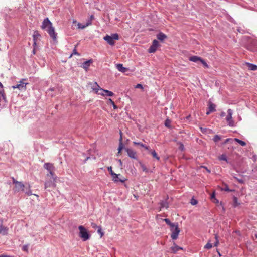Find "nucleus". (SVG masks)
<instances>
[{"label": "nucleus", "instance_id": "33", "mask_svg": "<svg viewBox=\"0 0 257 257\" xmlns=\"http://www.w3.org/2000/svg\"><path fill=\"white\" fill-rule=\"evenodd\" d=\"M167 224H168V225H169L170 227H173L174 225L175 224V223H171L170 221V220L169 219H167V218H165L163 220Z\"/></svg>", "mask_w": 257, "mask_h": 257}, {"label": "nucleus", "instance_id": "23", "mask_svg": "<svg viewBox=\"0 0 257 257\" xmlns=\"http://www.w3.org/2000/svg\"><path fill=\"white\" fill-rule=\"evenodd\" d=\"M100 91L103 92H105V96H113L114 95V93L108 90H105L102 88L100 89Z\"/></svg>", "mask_w": 257, "mask_h": 257}, {"label": "nucleus", "instance_id": "46", "mask_svg": "<svg viewBox=\"0 0 257 257\" xmlns=\"http://www.w3.org/2000/svg\"><path fill=\"white\" fill-rule=\"evenodd\" d=\"M22 249H23V251H25L26 252H28V246L27 245H24Z\"/></svg>", "mask_w": 257, "mask_h": 257}, {"label": "nucleus", "instance_id": "18", "mask_svg": "<svg viewBox=\"0 0 257 257\" xmlns=\"http://www.w3.org/2000/svg\"><path fill=\"white\" fill-rule=\"evenodd\" d=\"M120 137L119 139V147L118 149V154L121 153V151L122 150V149L123 148V145L122 143V132L121 131H120Z\"/></svg>", "mask_w": 257, "mask_h": 257}, {"label": "nucleus", "instance_id": "9", "mask_svg": "<svg viewBox=\"0 0 257 257\" xmlns=\"http://www.w3.org/2000/svg\"><path fill=\"white\" fill-rule=\"evenodd\" d=\"M112 180L114 182H118L119 181L123 183L124 182L126 179L124 178V177H121L120 178L119 176H121V175L117 174L116 173H112Z\"/></svg>", "mask_w": 257, "mask_h": 257}, {"label": "nucleus", "instance_id": "36", "mask_svg": "<svg viewBox=\"0 0 257 257\" xmlns=\"http://www.w3.org/2000/svg\"><path fill=\"white\" fill-rule=\"evenodd\" d=\"M177 144L179 145V149L180 150H181V151H184V145L181 142H178Z\"/></svg>", "mask_w": 257, "mask_h": 257}, {"label": "nucleus", "instance_id": "44", "mask_svg": "<svg viewBox=\"0 0 257 257\" xmlns=\"http://www.w3.org/2000/svg\"><path fill=\"white\" fill-rule=\"evenodd\" d=\"M215 238L216 241L214 243V246H217L218 245V244H219V241H218L217 235H215Z\"/></svg>", "mask_w": 257, "mask_h": 257}, {"label": "nucleus", "instance_id": "15", "mask_svg": "<svg viewBox=\"0 0 257 257\" xmlns=\"http://www.w3.org/2000/svg\"><path fill=\"white\" fill-rule=\"evenodd\" d=\"M215 105L211 102H209L208 104V110L206 112V114L208 115L211 112H214L215 111Z\"/></svg>", "mask_w": 257, "mask_h": 257}, {"label": "nucleus", "instance_id": "29", "mask_svg": "<svg viewBox=\"0 0 257 257\" xmlns=\"http://www.w3.org/2000/svg\"><path fill=\"white\" fill-rule=\"evenodd\" d=\"M24 192L28 196H31V195H33V194L32 193V191L30 189V185L28 186V188L26 189V190L24 189Z\"/></svg>", "mask_w": 257, "mask_h": 257}, {"label": "nucleus", "instance_id": "59", "mask_svg": "<svg viewBox=\"0 0 257 257\" xmlns=\"http://www.w3.org/2000/svg\"><path fill=\"white\" fill-rule=\"evenodd\" d=\"M230 140H231V139H227L225 141V142H224V144H225V143H227V142H229Z\"/></svg>", "mask_w": 257, "mask_h": 257}, {"label": "nucleus", "instance_id": "21", "mask_svg": "<svg viewBox=\"0 0 257 257\" xmlns=\"http://www.w3.org/2000/svg\"><path fill=\"white\" fill-rule=\"evenodd\" d=\"M91 24V22H87L85 25H82V24H81L80 23H77V26L78 28L83 29L85 28L87 26L90 25Z\"/></svg>", "mask_w": 257, "mask_h": 257}, {"label": "nucleus", "instance_id": "43", "mask_svg": "<svg viewBox=\"0 0 257 257\" xmlns=\"http://www.w3.org/2000/svg\"><path fill=\"white\" fill-rule=\"evenodd\" d=\"M49 175H50L52 177V179H53L54 177H56V176L55 175L53 170L50 171V172H49V173L47 174V176H49Z\"/></svg>", "mask_w": 257, "mask_h": 257}, {"label": "nucleus", "instance_id": "51", "mask_svg": "<svg viewBox=\"0 0 257 257\" xmlns=\"http://www.w3.org/2000/svg\"><path fill=\"white\" fill-rule=\"evenodd\" d=\"M136 88H141V89H142L143 88V86H142V85L141 84H138L136 86Z\"/></svg>", "mask_w": 257, "mask_h": 257}, {"label": "nucleus", "instance_id": "54", "mask_svg": "<svg viewBox=\"0 0 257 257\" xmlns=\"http://www.w3.org/2000/svg\"><path fill=\"white\" fill-rule=\"evenodd\" d=\"M141 167L144 171H147V169L144 165H141Z\"/></svg>", "mask_w": 257, "mask_h": 257}, {"label": "nucleus", "instance_id": "35", "mask_svg": "<svg viewBox=\"0 0 257 257\" xmlns=\"http://www.w3.org/2000/svg\"><path fill=\"white\" fill-rule=\"evenodd\" d=\"M108 101L110 103H111L113 105V107L114 109H115L117 108V106L115 104L114 102L111 98H109Z\"/></svg>", "mask_w": 257, "mask_h": 257}, {"label": "nucleus", "instance_id": "32", "mask_svg": "<svg viewBox=\"0 0 257 257\" xmlns=\"http://www.w3.org/2000/svg\"><path fill=\"white\" fill-rule=\"evenodd\" d=\"M150 152L154 158H156L157 160H159L160 158L155 150H150Z\"/></svg>", "mask_w": 257, "mask_h": 257}, {"label": "nucleus", "instance_id": "40", "mask_svg": "<svg viewBox=\"0 0 257 257\" xmlns=\"http://www.w3.org/2000/svg\"><path fill=\"white\" fill-rule=\"evenodd\" d=\"M212 244L209 242H208L204 246V248L207 249H210L212 248Z\"/></svg>", "mask_w": 257, "mask_h": 257}, {"label": "nucleus", "instance_id": "10", "mask_svg": "<svg viewBox=\"0 0 257 257\" xmlns=\"http://www.w3.org/2000/svg\"><path fill=\"white\" fill-rule=\"evenodd\" d=\"M56 177H54L53 180L46 181L45 183V189H47L49 187H55L56 184L55 183Z\"/></svg>", "mask_w": 257, "mask_h": 257}, {"label": "nucleus", "instance_id": "20", "mask_svg": "<svg viewBox=\"0 0 257 257\" xmlns=\"http://www.w3.org/2000/svg\"><path fill=\"white\" fill-rule=\"evenodd\" d=\"M246 65L249 70L254 71L257 69V66L254 64L246 63Z\"/></svg>", "mask_w": 257, "mask_h": 257}, {"label": "nucleus", "instance_id": "31", "mask_svg": "<svg viewBox=\"0 0 257 257\" xmlns=\"http://www.w3.org/2000/svg\"><path fill=\"white\" fill-rule=\"evenodd\" d=\"M236 142L242 146H245L246 145V143L242 140H240L237 138H235L234 140Z\"/></svg>", "mask_w": 257, "mask_h": 257}, {"label": "nucleus", "instance_id": "2", "mask_svg": "<svg viewBox=\"0 0 257 257\" xmlns=\"http://www.w3.org/2000/svg\"><path fill=\"white\" fill-rule=\"evenodd\" d=\"M103 39L110 45L113 46L115 44V41L119 40V37L117 33H114L112 34L110 36L106 35L105 37H104Z\"/></svg>", "mask_w": 257, "mask_h": 257}, {"label": "nucleus", "instance_id": "12", "mask_svg": "<svg viewBox=\"0 0 257 257\" xmlns=\"http://www.w3.org/2000/svg\"><path fill=\"white\" fill-rule=\"evenodd\" d=\"M125 151L127 152V155L132 159H137L136 152L131 149L125 148Z\"/></svg>", "mask_w": 257, "mask_h": 257}, {"label": "nucleus", "instance_id": "62", "mask_svg": "<svg viewBox=\"0 0 257 257\" xmlns=\"http://www.w3.org/2000/svg\"><path fill=\"white\" fill-rule=\"evenodd\" d=\"M33 54H35L36 51H35V49H33Z\"/></svg>", "mask_w": 257, "mask_h": 257}, {"label": "nucleus", "instance_id": "11", "mask_svg": "<svg viewBox=\"0 0 257 257\" xmlns=\"http://www.w3.org/2000/svg\"><path fill=\"white\" fill-rule=\"evenodd\" d=\"M158 46H159L158 41L156 40H154L152 42V45L150 47V48L148 50V52L149 53H154L156 51Z\"/></svg>", "mask_w": 257, "mask_h": 257}, {"label": "nucleus", "instance_id": "3", "mask_svg": "<svg viewBox=\"0 0 257 257\" xmlns=\"http://www.w3.org/2000/svg\"><path fill=\"white\" fill-rule=\"evenodd\" d=\"M13 183L15 184L14 191L15 192H19L20 191H24L25 185L22 182L17 181L15 178H13Z\"/></svg>", "mask_w": 257, "mask_h": 257}, {"label": "nucleus", "instance_id": "8", "mask_svg": "<svg viewBox=\"0 0 257 257\" xmlns=\"http://www.w3.org/2000/svg\"><path fill=\"white\" fill-rule=\"evenodd\" d=\"M88 86L95 93H98V91H100V89H102L96 82L89 83Z\"/></svg>", "mask_w": 257, "mask_h": 257}, {"label": "nucleus", "instance_id": "49", "mask_svg": "<svg viewBox=\"0 0 257 257\" xmlns=\"http://www.w3.org/2000/svg\"><path fill=\"white\" fill-rule=\"evenodd\" d=\"M233 202H234V204H235L234 206H236L237 205V199L236 197H234V198H233Z\"/></svg>", "mask_w": 257, "mask_h": 257}, {"label": "nucleus", "instance_id": "27", "mask_svg": "<svg viewBox=\"0 0 257 257\" xmlns=\"http://www.w3.org/2000/svg\"><path fill=\"white\" fill-rule=\"evenodd\" d=\"M133 144L135 145H139L141 147L144 148L146 150H149V147L148 146H147L144 145L143 144H142L141 143L133 142Z\"/></svg>", "mask_w": 257, "mask_h": 257}, {"label": "nucleus", "instance_id": "24", "mask_svg": "<svg viewBox=\"0 0 257 257\" xmlns=\"http://www.w3.org/2000/svg\"><path fill=\"white\" fill-rule=\"evenodd\" d=\"M160 210H161V209H162L163 208H168V204L167 202L166 201H162V202H161L160 203Z\"/></svg>", "mask_w": 257, "mask_h": 257}, {"label": "nucleus", "instance_id": "48", "mask_svg": "<svg viewBox=\"0 0 257 257\" xmlns=\"http://www.w3.org/2000/svg\"><path fill=\"white\" fill-rule=\"evenodd\" d=\"M96 93L97 94H99V95H101L103 96H105V92H103L101 91H98V93Z\"/></svg>", "mask_w": 257, "mask_h": 257}, {"label": "nucleus", "instance_id": "13", "mask_svg": "<svg viewBox=\"0 0 257 257\" xmlns=\"http://www.w3.org/2000/svg\"><path fill=\"white\" fill-rule=\"evenodd\" d=\"M92 62L93 60L92 59L86 61L82 63L81 67L87 71L90 64L92 63Z\"/></svg>", "mask_w": 257, "mask_h": 257}, {"label": "nucleus", "instance_id": "38", "mask_svg": "<svg viewBox=\"0 0 257 257\" xmlns=\"http://www.w3.org/2000/svg\"><path fill=\"white\" fill-rule=\"evenodd\" d=\"M221 138L218 135H215L213 140L215 142H218L220 140Z\"/></svg>", "mask_w": 257, "mask_h": 257}, {"label": "nucleus", "instance_id": "5", "mask_svg": "<svg viewBox=\"0 0 257 257\" xmlns=\"http://www.w3.org/2000/svg\"><path fill=\"white\" fill-rule=\"evenodd\" d=\"M80 230V237L83 241H86L89 238V235L86 229L83 226H79L78 227Z\"/></svg>", "mask_w": 257, "mask_h": 257}, {"label": "nucleus", "instance_id": "50", "mask_svg": "<svg viewBox=\"0 0 257 257\" xmlns=\"http://www.w3.org/2000/svg\"><path fill=\"white\" fill-rule=\"evenodd\" d=\"M108 170L110 171V173H111V175H112V173H115L112 171V167H111V166L108 167Z\"/></svg>", "mask_w": 257, "mask_h": 257}, {"label": "nucleus", "instance_id": "58", "mask_svg": "<svg viewBox=\"0 0 257 257\" xmlns=\"http://www.w3.org/2000/svg\"><path fill=\"white\" fill-rule=\"evenodd\" d=\"M212 201H213V202L215 203H218L219 202H218V200H217L216 199V200H214V199H213V200H212Z\"/></svg>", "mask_w": 257, "mask_h": 257}, {"label": "nucleus", "instance_id": "25", "mask_svg": "<svg viewBox=\"0 0 257 257\" xmlns=\"http://www.w3.org/2000/svg\"><path fill=\"white\" fill-rule=\"evenodd\" d=\"M157 37L160 41H163L167 37V36L163 33L160 32L157 35Z\"/></svg>", "mask_w": 257, "mask_h": 257}, {"label": "nucleus", "instance_id": "7", "mask_svg": "<svg viewBox=\"0 0 257 257\" xmlns=\"http://www.w3.org/2000/svg\"><path fill=\"white\" fill-rule=\"evenodd\" d=\"M227 113L228 114L226 117V121L229 126H233L234 125V122L232 120V117L233 111L231 109H229L227 111Z\"/></svg>", "mask_w": 257, "mask_h": 257}, {"label": "nucleus", "instance_id": "61", "mask_svg": "<svg viewBox=\"0 0 257 257\" xmlns=\"http://www.w3.org/2000/svg\"><path fill=\"white\" fill-rule=\"evenodd\" d=\"M0 87L2 88L3 87V84L1 82H0Z\"/></svg>", "mask_w": 257, "mask_h": 257}, {"label": "nucleus", "instance_id": "1", "mask_svg": "<svg viewBox=\"0 0 257 257\" xmlns=\"http://www.w3.org/2000/svg\"><path fill=\"white\" fill-rule=\"evenodd\" d=\"M42 29H46V31L49 34L50 36L54 41L57 39V34L55 31V28L52 26V23L49 21L48 18L45 19L41 26Z\"/></svg>", "mask_w": 257, "mask_h": 257}, {"label": "nucleus", "instance_id": "17", "mask_svg": "<svg viewBox=\"0 0 257 257\" xmlns=\"http://www.w3.org/2000/svg\"><path fill=\"white\" fill-rule=\"evenodd\" d=\"M116 67L119 71L123 73L126 72L128 70V68L124 67L122 64H117Z\"/></svg>", "mask_w": 257, "mask_h": 257}, {"label": "nucleus", "instance_id": "45", "mask_svg": "<svg viewBox=\"0 0 257 257\" xmlns=\"http://www.w3.org/2000/svg\"><path fill=\"white\" fill-rule=\"evenodd\" d=\"M197 203V201L193 198L191 200V204L193 205H196Z\"/></svg>", "mask_w": 257, "mask_h": 257}, {"label": "nucleus", "instance_id": "34", "mask_svg": "<svg viewBox=\"0 0 257 257\" xmlns=\"http://www.w3.org/2000/svg\"><path fill=\"white\" fill-rule=\"evenodd\" d=\"M171 120L169 119H167L165 121V125L169 128L170 127Z\"/></svg>", "mask_w": 257, "mask_h": 257}, {"label": "nucleus", "instance_id": "6", "mask_svg": "<svg viewBox=\"0 0 257 257\" xmlns=\"http://www.w3.org/2000/svg\"><path fill=\"white\" fill-rule=\"evenodd\" d=\"M26 80L25 79H23L19 82V84L14 85L12 86L13 89L16 88L18 89L21 91H24L26 90V86L28 84V83H25L24 81Z\"/></svg>", "mask_w": 257, "mask_h": 257}, {"label": "nucleus", "instance_id": "16", "mask_svg": "<svg viewBox=\"0 0 257 257\" xmlns=\"http://www.w3.org/2000/svg\"><path fill=\"white\" fill-rule=\"evenodd\" d=\"M33 37V40H34L33 46L34 47H35L37 45V41L38 39H39L40 38V37H41V35L38 31H35L34 32Z\"/></svg>", "mask_w": 257, "mask_h": 257}, {"label": "nucleus", "instance_id": "52", "mask_svg": "<svg viewBox=\"0 0 257 257\" xmlns=\"http://www.w3.org/2000/svg\"><path fill=\"white\" fill-rule=\"evenodd\" d=\"M223 190L226 191H229V188L227 186L225 185V186L222 189Z\"/></svg>", "mask_w": 257, "mask_h": 257}, {"label": "nucleus", "instance_id": "60", "mask_svg": "<svg viewBox=\"0 0 257 257\" xmlns=\"http://www.w3.org/2000/svg\"><path fill=\"white\" fill-rule=\"evenodd\" d=\"M72 23H73V24H75L76 25H77V21L76 20H73Z\"/></svg>", "mask_w": 257, "mask_h": 257}, {"label": "nucleus", "instance_id": "26", "mask_svg": "<svg viewBox=\"0 0 257 257\" xmlns=\"http://www.w3.org/2000/svg\"><path fill=\"white\" fill-rule=\"evenodd\" d=\"M171 249L172 250V252L173 253L176 252L178 250L180 249H182V248L178 246H177L176 244H174V245L172 247H171Z\"/></svg>", "mask_w": 257, "mask_h": 257}, {"label": "nucleus", "instance_id": "14", "mask_svg": "<svg viewBox=\"0 0 257 257\" xmlns=\"http://www.w3.org/2000/svg\"><path fill=\"white\" fill-rule=\"evenodd\" d=\"M8 228L3 226V225H0V234L5 236L8 234Z\"/></svg>", "mask_w": 257, "mask_h": 257}, {"label": "nucleus", "instance_id": "22", "mask_svg": "<svg viewBox=\"0 0 257 257\" xmlns=\"http://www.w3.org/2000/svg\"><path fill=\"white\" fill-rule=\"evenodd\" d=\"M201 59V58L196 56H192L189 57V60L191 61L194 62H197L198 61H200Z\"/></svg>", "mask_w": 257, "mask_h": 257}, {"label": "nucleus", "instance_id": "53", "mask_svg": "<svg viewBox=\"0 0 257 257\" xmlns=\"http://www.w3.org/2000/svg\"><path fill=\"white\" fill-rule=\"evenodd\" d=\"M211 199L212 200H213V199L214 200H216V198L215 197V194L214 193H213L211 195Z\"/></svg>", "mask_w": 257, "mask_h": 257}, {"label": "nucleus", "instance_id": "19", "mask_svg": "<svg viewBox=\"0 0 257 257\" xmlns=\"http://www.w3.org/2000/svg\"><path fill=\"white\" fill-rule=\"evenodd\" d=\"M44 167L48 171V172L50 171L54 170V168L53 165L49 163H45L44 165Z\"/></svg>", "mask_w": 257, "mask_h": 257}, {"label": "nucleus", "instance_id": "47", "mask_svg": "<svg viewBox=\"0 0 257 257\" xmlns=\"http://www.w3.org/2000/svg\"><path fill=\"white\" fill-rule=\"evenodd\" d=\"M91 226L93 228L96 229L98 228V226L95 223H91Z\"/></svg>", "mask_w": 257, "mask_h": 257}, {"label": "nucleus", "instance_id": "30", "mask_svg": "<svg viewBox=\"0 0 257 257\" xmlns=\"http://www.w3.org/2000/svg\"><path fill=\"white\" fill-rule=\"evenodd\" d=\"M24 192L28 196H31V195H33V194L32 193V191L30 189V185L28 186V188L26 189V190L24 189Z\"/></svg>", "mask_w": 257, "mask_h": 257}, {"label": "nucleus", "instance_id": "41", "mask_svg": "<svg viewBox=\"0 0 257 257\" xmlns=\"http://www.w3.org/2000/svg\"><path fill=\"white\" fill-rule=\"evenodd\" d=\"M73 55H77L78 56H80V54L77 51L76 47H75L73 51L72 54L70 55V57H71Z\"/></svg>", "mask_w": 257, "mask_h": 257}, {"label": "nucleus", "instance_id": "37", "mask_svg": "<svg viewBox=\"0 0 257 257\" xmlns=\"http://www.w3.org/2000/svg\"><path fill=\"white\" fill-rule=\"evenodd\" d=\"M97 232L100 235L101 237H102L104 235V233L102 232L101 227L100 226L98 227Z\"/></svg>", "mask_w": 257, "mask_h": 257}, {"label": "nucleus", "instance_id": "4", "mask_svg": "<svg viewBox=\"0 0 257 257\" xmlns=\"http://www.w3.org/2000/svg\"><path fill=\"white\" fill-rule=\"evenodd\" d=\"M171 231V237L173 240H175L178 238V236L180 232V230L178 228L177 223H175L173 227H170Z\"/></svg>", "mask_w": 257, "mask_h": 257}, {"label": "nucleus", "instance_id": "42", "mask_svg": "<svg viewBox=\"0 0 257 257\" xmlns=\"http://www.w3.org/2000/svg\"><path fill=\"white\" fill-rule=\"evenodd\" d=\"M219 160L227 161L226 157L225 155H221L219 157Z\"/></svg>", "mask_w": 257, "mask_h": 257}, {"label": "nucleus", "instance_id": "57", "mask_svg": "<svg viewBox=\"0 0 257 257\" xmlns=\"http://www.w3.org/2000/svg\"><path fill=\"white\" fill-rule=\"evenodd\" d=\"M225 115H226V113L225 112H221V113L220 114V116L221 117H224V116H225Z\"/></svg>", "mask_w": 257, "mask_h": 257}, {"label": "nucleus", "instance_id": "63", "mask_svg": "<svg viewBox=\"0 0 257 257\" xmlns=\"http://www.w3.org/2000/svg\"><path fill=\"white\" fill-rule=\"evenodd\" d=\"M34 195L36 196L37 198L39 197V196L38 195H37V194H34Z\"/></svg>", "mask_w": 257, "mask_h": 257}, {"label": "nucleus", "instance_id": "28", "mask_svg": "<svg viewBox=\"0 0 257 257\" xmlns=\"http://www.w3.org/2000/svg\"><path fill=\"white\" fill-rule=\"evenodd\" d=\"M24 192L28 196H31V195H33V194L32 193V191L30 189V185L28 186V188L26 189V190L24 189Z\"/></svg>", "mask_w": 257, "mask_h": 257}, {"label": "nucleus", "instance_id": "39", "mask_svg": "<svg viewBox=\"0 0 257 257\" xmlns=\"http://www.w3.org/2000/svg\"><path fill=\"white\" fill-rule=\"evenodd\" d=\"M200 62L203 64V66L205 68H209L208 65L206 63V62L201 58Z\"/></svg>", "mask_w": 257, "mask_h": 257}, {"label": "nucleus", "instance_id": "55", "mask_svg": "<svg viewBox=\"0 0 257 257\" xmlns=\"http://www.w3.org/2000/svg\"><path fill=\"white\" fill-rule=\"evenodd\" d=\"M201 167L205 169L206 171H207L208 173H209L210 172V171L208 169H207V168L206 167H205V166H202Z\"/></svg>", "mask_w": 257, "mask_h": 257}, {"label": "nucleus", "instance_id": "64", "mask_svg": "<svg viewBox=\"0 0 257 257\" xmlns=\"http://www.w3.org/2000/svg\"><path fill=\"white\" fill-rule=\"evenodd\" d=\"M119 162L120 164H122V162H121V160H119Z\"/></svg>", "mask_w": 257, "mask_h": 257}, {"label": "nucleus", "instance_id": "56", "mask_svg": "<svg viewBox=\"0 0 257 257\" xmlns=\"http://www.w3.org/2000/svg\"><path fill=\"white\" fill-rule=\"evenodd\" d=\"M94 19V16L93 15H91V17H90V20L89 21H88L87 22H91V21Z\"/></svg>", "mask_w": 257, "mask_h": 257}]
</instances>
